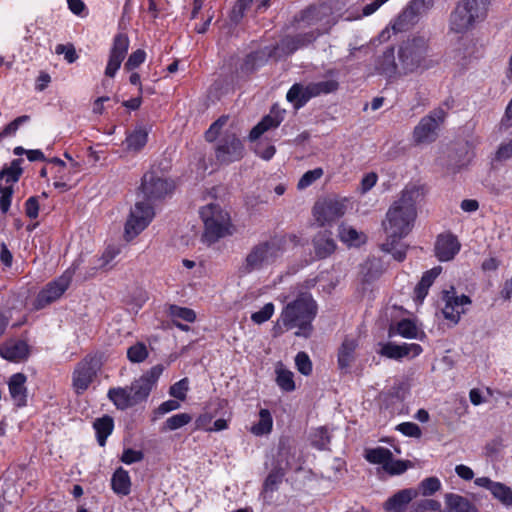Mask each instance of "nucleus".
I'll return each mask as SVG.
<instances>
[{"instance_id": "obj_11", "label": "nucleus", "mask_w": 512, "mask_h": 512, "mask_svg": "<svg viewBox=\"0 0 512 512\" xmlns=\"http://www.w3.org/2000/svg\"><path fill=\"white\" fill-rule=\"evenodd\" d=\"M345 211L346 201L336 198H327L317 201L313 208L315 219L321 226L342 217Z\"/></svg>"}, {"instance_id": "obj_46", "label": "nucleus", "mask_w": 512, "mask_h": 512, "mask_svg": "<svg viewBox=\"0 0 512 512\" xmlns=\"http://www.w3.org/2000/svg\"><path fill=\"white\" fill-rule=\"evenodd\" d=\"M281 482H282V474H280L279 472H271L267 476V478L264 482V488H263L264 498L265 499L271 498L269 493L276 490Z\"/></svg>"}, {"instance_id": "obj_58", "label": "nucleus", "mask_w": 512, "mask_h": 512, "mask_svg": "<svg viewBox=\"0 0 512 512\" xmlns=\"http://www.w3.org/2000/svg\"><path fill=\"white\" fill-rule=\"evenodd\" d=\"M397 430L405 436L419 438L421 436V429L419 426L412 422H404L397 426Z\"/></svg>"}, {"instance_id": "obj_35", "label": "nucleus", "mask_w": 512, "mask_h": 512, "mask_svg": "<svg viewBox=\"0 0 512 512\" xmlns=\"http://www.w3.org/2000/svg\"><path fill=\"white\" fill-rule=\"evenodd\" d=\"M417 21L418 17L415 13L406 7L393 22L392 29L395 33L403 32L413 26Z\"/></svg>"}, {"instance_id": "obj_24", "label": "nucleus", "mask_w": 512, "mask_h": 512, "mask_svg": "<svg viewBox=\"0 0 512 512\" xmlns=\"http://www.w3.org/2000/svg\"><path fill=\"white\" fill-rule=\"evenodd\" d=\"M26 376L22 373H17L11 376L8 386L11 398L19 407L26 404Z\"/></svg>"}, {"instance_id": "obj_3", "label": "nucleus", "mask_w": 512, "mask_h": 512, "mask_svg": "<svg viewBox=\"0 0 512 512\" xmlns=\"http://www.w3.org/2000/svg\"><path fill=\"white\" fill-rule=\"evenodd\" d=\"M399 76L423 72L435 62L430 57L429 41L424 36H414L403 41L398 48Z\"/></svg>"}, {"instance_id": "obj_62", "label": "nucleus", "mask_w": 512, "mask_h": 512, "mask_svg": "<svg viewBox=\"0 0 512 512\" xmlns=\"http://www.w3.org/2000/svg\"><path fill=\"white\" fill-rule=\"evenodd\" d=\"M163 366L158 364L153 366L150 370H148L142 377L148 380L149 384L153 387V385L157 382L160 375L163 372Z\"/></svg>"}, {"instance_id": "obj_60", "label": "nucleus", "mask_w": 512, "mask_h": 512, "mask_svg": "<svg viewBox=\"0 0 512 512\" xmlns=\"http://www.w3.org/2000/svg\"><path fill=\"white\" fill-rule=\"evenodd\" d=\"M143 459V453L141 451H136L133 449L124 450L121 461L125 464H132L135 462H139Z\"/></svg>"}, {"instance_id": "obj_39", "label": "nucleus", "mask_w": 512, "mask_h": 512, "mask_svg": "<svg viewBox=\"0 0 512 512\" xmlns=\"http://www.w3.org/2000/svg\"><path fill=\"white\" fill-rule=\"evenodd\" d=\"M22 159H14L8 167H4L0 172V179H5L7 183H15L22 174Z\"/></svg>"}, {"instance_id": "obj_53", "label": "nucleus", "mask_w": 512, "mask_h": 512, "mask_svg": "<svg viewBox=\"0 0 512 512\" xmlns=\"http://www.w3.org/2000/svg\"><path fill=\"white\" fill-rule=\"evenodd\" d=\"M240 124L239 119L235 115H222L216 121H214L209 128H223L224 126H228L229 128H234Z\"/></svg>"}, {"instance_id": "obj_17", "label": "nucleus", "mask_w": 512, "mask_h": 512, "mask_svg": "<svg viewBox=\"0 0 512 512\" xmlns=\"http://www.w3.org/2000/svg\"><path fill=\"white\" fill-rule=\"evenodd\" d=\"M460 250V243L452 234H440L435 243V255L440 261H449Z\"/></svg>"}, {"instance_id": "obj_23", "label": "nucleus", "mask_w": 512, "mask_h": 512, "mask_svg": "<svg viewBox=\"0 0 512 512\" xmlns=\"http://www.w3.org/2000/svg\"><path fill=\"white\" fill-rule=\"evenodd\" d=\"M266 130H251L249 134V140L254 144L253 149L254 152L264 160H270L276 149L274 145L266 142L262 139V135Z\"/></svg>"}, {"instance_id": "obj_4", "label": "nucleus", "mask_w": 512, "mask_h": 512, "mask_svg": "<svg viewBox=\"0 0 512 512\" xmlns=\"http://www.w3.org/2000/svg\"><path fill=\"white\" fill-rule=\"evenodd\" d=\"M489 0H460L449 17V30L464 34L482 22L488 13Z\"/></svg>"}, {"instance_id": "obj_14", "label": "nucleus", "mask_w": 512, "mask_h": 512, "mask_svg": "<svg viewBox=\"0 0 512 512\" xmlns=\"http://www.w3.org/2000/svg\"><path fill=\"white\" fill-rule=\"evenodd\" d=\"M71 273L65 272L57 280L50 282L46 287L41 290L36 298V309H42L46 305L54 302L67 290L71 282Z\"/></svg>"}, {"instance_id": "obj_37", "label": "nucleus", "mask_w": 512, "mask_h": 512, "mask_svg": "<svg viewBox=\"0 0 512 512\" xmlns=\"http://www.w3.org/2000/svg\"><path fill=\"white\" fill-rule=\"evenodd\" d=\"M446 112L442 108L435 109L423 117L416 128H437L444 123Z\"/></svg>"}, {"instance_id": "obj_44", "label": "nucleus", "mask_w": 512, "mask_h": 512, "mask_svg": "<svg viewBox=\"0 0 512 512\" xmlns=\"http://www.w3.org/2000/svg\"><path fill=\"white\" fill-rule=\"evenodd\" d=\"M127 357L133 363L143 362L148 357V350L145 344L138 342L127 350Z\"/></svg>"}, {"instance_id": "obj_43", "label": "nucleus", "mask_w": 512, "mask_h": 512, "mask_svg": "<svg viewBox=\"0 0 512 512\" xmlns=\"http://www.w3.org/2000/svg\"><path fill=\"white\" fill-rule=\"evenodd\" d=\"M276 373V382L281 389L288 392L295 389L293 373L291 371L279 368L277 369Z\"/></svg>"}, {"instance_id": "obj_15", "label": "nucleus", "mask_w": 512, "mask_h": 512, "mask_svg": "<svg viewBox=\"0 0 512 512\" xmlns=\"http://www.w3.org/2000/svg\"><path fill=\"white\" fill-rule=\"evenodd\" d=\"M129 48V38L126 34L119 33L114 37L113 45L110 50L108 63L105 69V75L114 77L121 66Z\"/></svg>"}, {"instance_id": "obj_47", "label": "nucleus", "mask_w": 512, "mask_h": 512, "mask_svg": "<svg viewBox=\"0 0 512 512\" xmlns=\"http://www.w3.org/2000/svg\"><path fill=\"white\" fill-rule=\"evenodd\" d=\"M189 389V381L187 378H183L178 382L174 383L169 390V394L177 400L183 401L186 399V394Z\"/></svg>"}, {"instance_id": "obj_31", "label": "nucleus", "mask_w": 512, "mask_h": 512, "mask_svg": "<svg viewBox=\"0 0 512 512\" xmlns=\"http://www.w3.org/2000/svg\"><path fill=\"white\" fill-rule=\"evenodd\" d=\"M93 427L96 431L97 441L100 446H104L107 437L112 433L114 422L110 416H103L94 421Z\"/></svg>"}, {"instance_id": "obj_30", "label": "nucleus", "mask_w": 512, "mask_h": 512, "mask_svg": "<svg viewBox=\"0 0 512 512\" xmlns=\"http://www.w3.org/2000/svg\"><path fill=\"white\" fill-rule=\"evenodd\" d=\"M441 267H435L424 273L420 282L415 287V300L418 302H422L426 295L428 294V289L436 279V277L440 274Z\"/></svg>"}, {"instance_id": "obj_45", "label": "nucleus", "mask_w": 512, "mask_h": 512, "mask_svg": "<svg viewBox=\"0 0 512 512\" xmlns=\"http://www.w3.org/2000/svg\"><path fill=\"white\" fill-rule=\"evenodd\" d=\"M441 487L440 480L437 477H428L422 480L419 484L418 495L430 496L438 491Z\"/></svg>"}, {"instance_id": "obj_12", "label": "nucleus", "mask_w": 512, "mask_h": 512, "mask_svg": "<svg viewBox=\"0 0 512 512\" xmlns=\"http://www.w3.org/2000/svg\"><path fill=\"white\" fill-rule=\"evenodd\" d=\"M100 368V362L95 357L85 358L77 364L73 372V388L77 394L88 389Z\"/></svg>"}, {"instance_id": "obj_22", "label": "nucleus", "mask_w": 512, "mask_h": 512, "mask_svg": "<svg viewBox=\"0 0 512 512\" xmlns=\"http://www.w3.org/2000/svg\"><path fill=\"white\" fill-rule=\"evenodd\" d=\"M29 353V348L24 341H11L0 347V355L4 359L19 362L24 360Z\"/></svg>"}, {"instance_id": "obj_56", "label": "nucleus", "mask_w": 512, "mask_h": 512, "mask_svg": "<svg viewBox=\"0 0 512 512\" xmlns=\"http://www.w3.org/2000/svg\"><path fill=\"white\" fill-rule=\"evenodd\" d=\"M145 58V51L142 49H138L129 56L127 62L125 63V68L127 70H133L137 68L139 65H141L145 61Z\"/></svg>"}, {"instance_id": "obj_7", "label": "nucleus", "mask_w": 512, "mask_h": 512, "mask_svg": "<svg viewBox=\"0 0 512 512\" xmlns=\"http://www.w3.org/2000/svg\"><path fill=\"white\" fill-rule=\"evenodd\" d=\"M199 213L205 227L203 238L207 243L232 234L230 216L218 204L203 206Z\"/></svg>"}, {"instance_id": "obj_34", "label": "nucleus", "mask_w": 512, "mask_h": 512, "mask_svg": "<svg viewBox=\"0 0 512 512\" xmlns=\"http://www.w3.org/2000/svg\"><path fill=\"white\" fill-rule=\"evenodd\" d=\"M273 419L271 413L267 409H261L259 412V420L251 427V432L256 436L269 434L272 430Z\"/></svg>"}, {"instance_id": "obj_61", "label": "nucleus", "mask_w": 512, "mask_h": 512, "mask_svg": "<svg viewBox=\"0 0 512 512\" xmlns=\"http://www.w3.org/2000/svg\"><path fill=\"white\" fill-rule=\"evenodd\" d=\"M320 35V33L308 32L303 34H298L293 36L296 44L299 45V48L305 47L316 40V38Z\"/></svg>"}, {"instance_id": "obj_59", "label": "nucleus", "mask_w": 512, "mask_h": 512, "mask_svg": "<svg viewBox=\"0 0 512 512\" xmlns=\"http://www.w3.org/2000/svg\"><path fill=\"white\" fill-rule=\"evenodd\" d=\"M25 212L29 218H37L39 212V203L37 197L32 196L26 200Z\"/></svg>"}, {"instance_id": "obj_48", "label": "nucleus", "mask_w": 512, "mask_h": 512, "mask_svg": "<svg viewBox=\"0 0 512 512\" xmlns=\"http://www.w3.org/2000/svg\"><path fill=\"white\" fill-rule=\"evenodd\" d=\"M436 130H414L413 139L417 145H425L435 141Z\"/></svg>"}, {"instance_id": "obj_38", "label": "nucleus", "mask_w": 512, "mask_h": 512, "mask_svg": "<svg viewBox=\"0 0 512 512\" xmlns=\"http://www.w3.org/2000/svg\"><path fill=\"white\" fill-rule=\"evenodd\" d=\"M128 388L132 392V396L136 403H139L149 395L152 386L149 384L148 380L141 376L138 380H135Z\"/></svg>"}, {"instance_id": "obj_33", "label": "nucleus", "mask_w": 512, "mask_h": 512, "mask_svg": "<svg viewBox=\"0 0 512 512\" xmlns=\"http://www.w3.org/2000/svg\"><path fill=\"white\" fill-rule=\"evenodd\" d=\"M365 459L372 464H381L383 469L393 457L392 452L384 447L369 448L365 450Z\"/></svg>"}, {"instance_id": "obj_63", "label": "nucleus", "mask_w": 512, "mask_h": 512, "mask_svg": "<svg viewBox=\"0 0 512 512\" xmlns=\"http://www.w3.org/2000/svg\"><path fill=\"white\" fill-rule=\"evenodd\" d=\"M68 8L77 16H86V5L82 0H67Z\"/></svg>"}, {"instance_id": "obj_16", "label": "nucleus", "mask_w": 512, "mask_h": 512, "mask_svg": "<svg viewBox=\"0 0 512 512\" xmlns=\"http://www.w3.org/2000/svg\"><path fill=\"white\" fill-rule=\"evenodd\" d=\"M418 496L414 488L402 489L389 497L383 504L385 512H405L409 503Z\"/></svg>"}, {"instance_id": "obj_9", "label": "nucleus", "mask_w": 512, "mask_h": 512, "mask_svg": "<svg viewBox=\"0 0 512 512\" xmlns=\"http://www.w3.org/2000/svg\"><path fill=\"white\" fill-rule=\"evenodd\" d=\"M154 215V208L151 203L144 200H138L134 207L131 208L129 217L125 224L126 239H133L141 233L152 221Z\"/></svg>"}, {"instance_id": "obj_50", "label": "nucleus", "mask_w": 512, "mask_h": 512, "mask_svg": "<svg viewBox=\"0 0 512 512\" xmlns=\"http://www.w3.org/2000/svg\"><path fill=\"white\" fill-rule=\"evenodd\" d=\"M323 175V171L321 168H316L314 170L307 171L300 178L297 187L299 189H305L310 186L313 182L318 180Z\"/></svg>"}, {"instance_id": "obj_51", "label": "nucleus", "mask_w": 512, "mask_h": 512, "mask_svg": "<svg viewBox=\"0 0 512 512\" xmlns=\"http://www.w3.org/2000/svg\"><path fill=\"white\" fill-rule=\"evenodd\" d=\"M409 464H410L409 461L393 460V457H392L388 461L384 470L391 475H399V474L404 473L408 469Z\"/></svg>"}, {"instance_id": "obj_55", "label": "nucleus", "mask_w": 512, "mask_h": 512, "mask_svg": "<svg viewBox=\"0 0 512 512\" xmlns=\"http://www.w3.org/2000/svg\"><path fill=\"white\" fill-rule=\"evenodd\" d=\"M0 210L2 213H7L12 200L13 195V187L12 186H6V187H0Z\"/></svg>"}, {"instance_id": "obj_26", "label": "nucleus", "mask_w": 512, "mask_h": 512, "mask_svg": "<svg viewBox=\"0 0 512 512\" xmlns=\"http://www.w3.org/2000/svg\"><path fill=\"white\" fill-rule=\"evenodd\" d=\"M444 512H477L470 501L458 494L448 493L445 495Z\"/></svg>"}, {"instance_id": "obj_28", "label": "nucleus", "mask_w": 512, "mask_h": 512, "mask_svg": "<svg viewBox=\"0 0 512 512\" xmlns=\"http://www.w3.org/2000/svg\"><path fill=\"white\" fill-rule=\"evenodd\" d=\"M108 398L114 405L121 410L136 405V401L132 396V392L127 388H111L108 391Z\"/></svg>"}, {"instance_id": "obj_18", "label": "nucleus", "mask_w": 512, "mask_h": 512, "mask_svg": "<svg viewBox=\"0 0 512 512\" xmlns=\"http://www.w3.org/2000/svg\"><path fill=\"white\" fill-rule=\"evenodd\" d=\"M475 484L489 490L492 495L504 505H512V489L507 485L492 481L488 477L477 478Z\"/></svg>"}, {"instance_id": "obj_8", "label": "nucleus", "mask_w": 512, "mask_h": 512, "mask_svg": "<svg viewBox=\"0 0 512 512\" xmlns=\"http://www.w3.org/2000/svg\"><path fill=\"white\" fill-rule=\"evenodd\" d=\"M339 83L336 80H324L311 82L307 85L295 83L288 90L286 98L296 109L304 106L311 98L322 94H329L338 89Z\"/></svg>"}, {"instance_id": "obj_29", "label": "nucleus", "mask_w": 512, "mask_h": 512, "mask_svg": "<svg viewBox=\"0 0 512 512\" xmlns=\"http://www.w3.org/2000/svg\"><path fill=\"white\" fill-rule=\"evenodd\" d=\"M111 486L116 494L128 495L131 490V480L128 472L122 467L118 468L112 476Z\"/></svg>"}, {"instance_id": "obj_27", "label": "nucleus", "mask_w": 512, "mask_h": 512, "mask_svg": "<svg viewBox=\"0 0 512 512\" xmlns=\"http://www.w3.org/2000/svg\"><path fill=\"white\" fill-rule=\"evenodd\" d=\"M146 130H126L125 140L122 141L123 149L129 152L141 150L147 143Z\"/></svg>"}, {"instance_id": "obj_64", "label": "nucleus", "mask_w": 512, "mask_h": 512, "mask_svg": "<svg viewBox=\"0 0 512 512\" xmlns=\"http://www.w3.org/2000/svg\"><path fill=\"white\" fill-rule=\"evenodd\" d=\"M512 155V139L507 142V143H503L500 145L497 153H496V158L497 160H506L508 158H510Z\"/></svg>"}, {"instance_id": "obj_6", "label": "nucleus", "mask_w": 512, "mask_h": 512, "mask_svg": "<svg viewBox=\"0 0 512 512\" xmlns=\"http://www.w3.org/2000/svg\"><path fill=\"white\" fill-rule=\"evenodd\" d=\"M205 139L215 142V156L221 164H230L243 158V142L231 130H206Z\"/></svg>"}, {"instance_id": "obj_13", "label": "nucleus", "mask_w": 512, "mask_h": 512, "mask_svg": "<svg viewBox=\"0 0 512 512\" xmlns=\"http://www.w3.org/2000/svg\"><path fill=\"white\" fill-rule=\"evenodd\" d=\"M443 301L445 305L442 309L445 319L458 323L462 314L465 313V306L471 304V300L466 295H457L454 287L443 292Z\"/></svg>"}, {"instance_id": "obj_41", "label": "nucleus", "mask_w": 512, "mask_h": 512, "mask_svg": "<svg viewBox=\"0 0 512 512\" xmlns=\"http://www.w3.org/2000/svg\"><path fill=\"white\" fill-rule=\"evenodd\" d=\"M169 315L171 316L172 318V321L173 320H183L185 322H194L195 319H196V313L190 309V308H186V307H180V306H177V305H171L169 307Z\"/></svg>"}, {"instance_id": "obj_10", "label": "nucleus", "mask_w": 512, "mask_h": 512, "mask_svg": "<svg viewBox=\"0 0 512 512\" xmlns=\"http://www.w3.org/2000/svg\"><path fill=\"white\" fill-rule=\"evenodd\" d=\"M173 188L174 185L171 181H168L154 171H149L144 174L139 189L143 195L144 201L151 203L171 194Z\"/></svg>"}, {"instance_id": "obj_49", "label": "nucleus", "mask_w": 512, "mask_h": 512, "mask_svg": "<svg viewBox=\"0 0 512 512\" xmlns=\"http://www.w3.org/2000/svg\"><path fill=\"white\" fill-rule=\"evenodd\" d=\"M274 313V305L272 303H267L263 306V308L257 312H254L251 315V320L256 324H262L268 321Z\"/></svg>"}, {"instance_id": "obj_5", "label": "nucleus", "mask_w": 512, "mask_h": 512, "mask_svg": "<svg viewBox=\"0 0 512 512\" xmlns=\"http://www.w3.org/2000/svg\"><path fill=\"white\" fill-rule=\"evenodd\" d=\"M281 249L274 241H265L253 246L239 265L237 274L245 277L253 272L266 269L281 256Z\"/></svg>"}, {"instance_id": "obj_25", "label": "nucleus", "mask_w": 512, "mask_h": 512, "mask_svg": "<svg viewBox=\"0 0 512 512\" xmlns=\"http://www.w3.org/2000/svg\"><path fill=\"white\" fill-rule=\"evenodd\" d=\"M313 246L316 256L321 259L331 255L336 248V244L331 237V233L327 231L319 232L314 237Z\"/></svg>"}, {"instance_id": "obj_1", "label": "nucleus", "mask_w": 512, "mask_h": 512, "mask_svg": "<svg viewBox=\"0 0 512 512\" xmlns=\"http://www.w3.org/2000/svg\"><path fill=\"white\" fill-rule=\"evenodd\" d=\"M424 196L425 187L423 185L408 184L386 213L383 227L387 239L382 244V250L392 254L397 261H403L406 257L407 246L400 240L412 230L417 217L416 205L422 201Z\"/></svg>"}, {"instance_id": "obj_42", "label": "nucleus", "mask_w": 512, "mask_h": 512, "mask_svg": "<svg viewBox=\"0 0 512 512\" xmlns=\"http://www.w3.org/2000/svg\"><path fill=\"white\" fill-rule=\"evenodd\" d=\"M397 333L404 338L416 339L418 338L419 330L415 323L410 319H403L397 323Z\"/></svg>"}, {"instance_id": "obj_21", "label": "nucleus", "mask_w": 512, "mask_h": 512, "mask_svg": "<svg viewBox=\"0 0 512 512\" xmlns=\"http://www.w3.org/2000/svg\"><path fill=\"white\" fill-rule=\"evenodd\" d=\"M358 341L353 337H345L339 350H338V365L342 370H347L351 367L356 358V349Z\"/></svg>"}, {"instance_id": "obj_20", "label": "nucleus", "mask_w": 512, "mask_h": 512, "mask_svg": "<svg viewBox=\"0 0 512 512\" xmlns=\"http://www.w3.org/2000/svg\"><path fill=\"white\" fill-rule=\"evenodd\" d=\"M375 69L381 75L392 78L399 75V62L395 61V53L393 48H389L379 56L375 63Z\"/></svg>"}, {"instance_id": "obj_52", "label": "nucleus", "mask_w": 512, "mask_h": 512, "mask_svg": "<svg viewBox=\"0 0 512 512\" xmlns=\"http://www.w3.org/2000/svg\"><path fill=\"white\" fill-rule=\"evenodd\" d=\"M297 369L303 375H309L312 372V363L305 352H299L295 357Z\"/></svg>"}, {"instance_id": "obj_36", "label": "nucleus", "mask_w": 512, "mask_h": 512, "mask_svg": "<svg viewBox=\"0 0 512 512\" xmlns=\"http://www.w3.org/2000/svg\"><path fill=\"white\" fill-rule=\"evenodd\" d=\"M285 110L273 106L270 113L266 115L253 128H277L284 119Z\"/></svg>"}, {"instance_id": "obj_54", "label": "nucleus", "mask_w": 512, "mask_h": 512, "mask_svg": "<svg viewBox=\"0 0 512 512\" xmlns=\"http://www.w3.org/2000/svg\"><path fill=\"white\" fill-rule=\"evenodd\" d=\"M55 53L58 55L63 54L68 63H74L78 58L76 50L72 44H58L55 48Z\"/></svg>"}, {"instance_id": "obj_32", "label": "nucleus", "mask_w": 512, "mask_h": 512, "mask_svg": "<svg viewBox=\"0 0 512 512\" xmlns=\"http://www.w3.org/2000/svg\"><path fill=\"white\" fill-rule=\"evenodd\" d=\"M338 234L341 241L348 245L358 246L364 243L366 239L363 233L358 232L354 227L344 223L339 226Z\"/></svg>"}, {"instance_id": "obj_57", "label": "nucleus", "mask_w": 512, "mask_h": 512, "mask_svg": "<svg viewBox=\"0 0 512 512\" xmlns=\"http://www.w3.org/2000/svg\"><path fill=\"white\" fill-rule=\"evenodd\" d=\"M433 5V0H411L407 8L414 12L418 17L423 12L429 10Z\"/></svg>"}, {"instance_id": "obj_2", "label": "nucleus", "mask_w": 512, "mask_h": 512, "mask_svg": "<svg viewBox=\"0 0 512 512\" xmlns=\"http://www.w3.org/2000/svg\"><path fill=\"white\" fill-rule=\"evenodd\" d=\"M316 314V302L310 295L301 294L283 308L279 322L285 330L297 329L296 336L308 338L312 333V321Z\"/></svg>"}, {"instance_id": "obj_19", "label": "nucleus", "mask_w": 512, "mask_h": 512, "mask_svg": "<svg viewBox=\"0 0 512 512\" xmlns=\"http://www.w3.org/2000/svg\"><path fill=\"white\" fill-rule=\"evenodd\" d=\"M422 352V347L419 344L397 345L394 343H386L380 349V354L391 359H400L406 356H418Z\"/></svg>"}, {"instance_id": "obj_40", "label": "nucleus", "mask_w": 512, "mask_h": 512, "mask_svg": "<svg viewBox=\"0 0 512 512\" xmlns=\"http://www.w3.org/2000/svg\"><path fill=\"white\" fill-rule=\"evenodd\" d=\"M192 416L188 413H179L169 417L163 424L161 431H174L189 424Z\"/></svg>"}]
</instances>
